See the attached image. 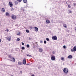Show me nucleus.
I'll return each instance as SVG.
<instances>
[{
	"instance_id": "nucleus-1",
	"label": "nucleus",
	"mask_w": 76,
	"mask_h": 76,
	"mask_svg": "<svg viewBox=\"0 0 76 76\" xmlns=\"http://www.w3.org/2000/svg\"><path fill=\"white\" fill-rule=\"evenodd\" d=\"M69 71V70L67 68H65L63 69V72L65 73H68V71Z\"/></svg>"
},
{
	"instance_id": "nucleus-2",
	"label": "nucleus",
	"mask_w": 76,
	"mask_h": 76,
	"mask_svg": "<svg viewBox=\"0 0 76 76\" xmlns=\"http://www.w3.org/2000/svg\"><path fill=\"white\" fill-rule=\"evenodd\" d=\"M52 38L53 40H57V37L56 36H53Z\"/></svg>"
},
{
	"instance_id": "nucleus-3",
	"label": "nucleus",
	"mask_w": 76,
	"mask_h": 76,
	"mask_svg": "<svg viewBox=\"0 0 76 76\" xmlns=\"http://www.w3.org/2000/svg\"><path fill=\"white\" fill-rule=\"evenodd\" d=\"M76 51V47L74 46L73 48V49H71V51L72 52H73L74 51V52H75Z\"/></svg>"
},
{
	"instance_id": "nucleus-4",
	"label": "nucleus",
	"mask_w": 76,
	"mask_h": 76,
	"mask_svg": "<svg viewBox=\"0 0 76 76\" xmlns=\"http://www.w3.org/2000/svg\"><path fill=\"white\" fill-rule=\"evenodd\" d=\"M11 18L12 19H13V20H15V19H16V17L15 15H13L11 16Z\"/></svg>"
},
{
	"instance_id": "nucleus-5",
	"label": "nucleus",
	"mask_w": 76,
	"mask_h": 76,
	"mask_svg": "<svg viewBox=\"0 0 76 76\" xmlns=\"http://www.w3.org/2000/svg\"><path fill=\"white\" fill-rule=\"evenodd\" d=\"M51 60H52V61H54L56 60V57L54 56H52L51 57Z\"/></svg>"
},
{
	"instance_id": "nucleus-6",
	"label": "nucleus",
	"mask_w": 76,
	"mask_h": 76,
	"mask_svg": "<svg viewBox=\"0 0 76 76\" xmlns=\"http://www.w3.org/2000/svg\"><path fill=\"white\" fill-rule=\"evenodd\" d=\"M9 4L10 7H13V4L12 3V2H10L9 3Z\"/></svg>"
},
{
	"instance_id": "nucleus-7",
	"label": "nucleus",
	"mask_w": 76,
	"mask_h": 76,
	"mask_svg": "<svg viewBox=\"0 0 76 76\" xmlns=\"http://www.w3.org/2000/svg\"><path fill=\"white\" fill-rule=\"evenodd\" d=\"M23 64H26V59L25 58H24L23 60Z\"/></svg>"
},
{
	"instance_id": "nucleus-8",
	"label": "nucleus",
	"mask_w": 76,
	"mask_h": 76,
	"mask_svg": "<svg viewBox=\"0 0 76 76\" xmlns=\"http://www.w3.org/2000/svg\"><path fill=\"white\" fill-rule=\"evenodd\" d=\"M34 29L35 28V31H36V32H37L38 31V28L37 27H35L34 28Z\"/></svg>"
},
{
	"instance_id": "nucleus-9",
	"label": "nucleus",
	"mask_w": 76,
	"mask_h": 76,
	"mask_svg": "<svg viewBox=\"0 0 76 76\" xmlns=\"http://www.w3.org/2000/svg\"><path fill=\"white\" fill-rule=\"evenodd\" d=\"M7 40H8L9 41H10L11 39V37H10L7 38Z\"/></svg>"
},
{
	"instance_id": "nucleus-10",
	"label": "nucleus",
	"mask_w": 76,
	"mask_h": 76,
	"mask_svg": "<svg viewBox=\"0 0 76 76\" xmlns=\"http://www.w3.org/2000/svg\"><path fill=\"white\" fill-rule=\"evenodd\" d=\"M68 58L71 59V58H73V56H72V55H69L68 56Z\"/></svg>"
},
{
	"instance_id": "nucleus-11",
	"label": "nucleus",
	"mask_w": 76,
	"mask_h": 76,
	"mask_svg": "<svg viewBox=\"0 0 76 76\" xmlns=\"http://www.w3.org/2000/svg\"><path fill=\"white\" fill-rule=\"evenodd\" d=\"M18 65H22L23 64V63L22 62H18Z\"/></svg>"
},
{
	"instance_id": "nucleus-12",
	"label": "nucleus",
	"mask_w": 76,
	"mask_h": 76,
	"mask_svg": "<svg viewBox=\"0 0 76 76\" xmlns=\"http://www.w3.org/2000/svg\"><path fill=\"white\" fill-rule=\"evenodd\" d=\"M1 10V11L3 13H4V12H5V10H4V9L2 8Z\"/></svg>"
},
{
	"instance_id": "nucleus-13",
	"label": "nucleus",
	"mask_w": 76,
	"mask_h": 76,
	"mask_svg": "<svg viewBox=\"0 0 76 76\" xmlns=\"http://www.w3.org/2000/svg\"><path fill=\"white\" fill-rule=\"evenodd\" d=\"M11 60H12L14 62H15V58H14L13 57H12L11 58Z\"/></svg>"
},
{
	"instance_id": "nucleus-14",
	"label": "nucleus",
	"mask_w": 76,
	"mask_h": 76,
	"mask_svg": "<svg viewBox=\"0 0 76 76\" xmlns=\"http://www.w3.org/2000/svg\"><path fill=\"white\" fill-rule=\"evenodd\" d=\"M39 52H42V49L40 48L39 49Z\"/></svg>"
},
{
	"instance_id": "nucleus-15",
	"label": "nucleus",
	"mask_w": 76,
	"mask_h": 76,
	"mask_svg": "<svg viewBox=\"0 0 76 76\" xmlns=\"http://www.w3.org/2000/svg\"><path fill=\"white\" fill-rule=\"evenodd\" d=\"M23 1L24 3H26L27 2V0H23Z\"/></svg>"
},
{
	"instance_id": "nucleus-16",
	"label": "nucleus",
	"mask_w": 76,
	"mask_h": 76,
	"mask_svg": "<svg viewBox=\"0 0 76 76\" xmlns=\"http://www.w3.org/2000/svg\"><path fill=\"white\" fill-rule=\"evenodd\" d=\"M46 23H50V20H47L46 21Z\"/></svg>"
},
{
	"instance_id": "nucleus-17",
	"label": "nucleus",
	"mask_w": 76,
	"mask_h": 76,
	"mask_svg": "<svg viewBox=\"0 0 76 76\" xmlns=\"http://www.w3.org/2000/svg\"><path fill=\"white\" fill-rule=\"evenodd\" d=\"M6 15L7 16H9V12H6Z\"/></svg>"
},
{
	"instance_id": "nucleus-18",
	"label": "nucleus",
	"mask_w": 76,
	"mask_h": 76,
	"mask_svg": "<svg viewBox=\"0 0 76 76\" xmlns=\"http://www.w3.org/2000/svg\"><path fill=\"white\" fill-rule=\"evenodd\" d=\"M26 32H27V33H29V30L28 29L26 30Z\"/></svg>"
},
{
	"instance_id": "nucleus-19",
	"label": "nucleus",
	"mask_w": 76,
	"mask_h": 76,
	"mask_svg": "<svg viewBox=\"0 0 76 76\" xmlns=\"http://www.w3.org/2000/svg\"><path fill=\"white\" fill-rule=\"evenodd\" d=\"M15 4H16V5H17V4H18V2L17 1H15Z\"/></svg>"
},
{
	"instance_id": "nucleus-20",
	"label": "nucleus",
	"mask_w": 76,
	"mask_h": 76,
	"mask_svg": "<svg viewBox=\"0 0 76 76\" xmlns=\"http://www.w3.org/2000/svg\"><path fill=\"white\" fill-rule=\"evenodd\" d=\"M46 39L48 41H50V39H49V38H46Z\"/></svg>"
},
{
	"instance_id": "nucleus-21",
	"label": "nucleus",
	"mask_w": 76,
	"mask_h": 76,
	"mask_svg": "<svg viewBox=\"0 0 76 76\" xmlns=\"http://www.w3.org/2000/svg\"><path fill=\"white\" fill-rule=\"evenodd\" d=\"M26 55H27V56H28V57H31V56L30 55L27 54Z\"/></svg>"
},
{
	"instance_id": "nucleus-22",
	"label": "nucleus",
	"mask_w": 76,
	"mask_h": 76,
	"mask_svg": "<svg viewBox=\"0 0 76 76\" xmlns=\"http://www.w3.org/2000/svg\"><path fill=\"white\" fill-rule=\"evenodd\" d=\"M17 41H20V39H19V38H18L17 39Z\"/></svg>"
},
{
	"instance_id": "nucleus-23",
	"label": "nucleus",
	"mask_w": 76,
	"mask_h": 76,
	"mask_svg": "<svg viewBox=\"0 0 76 76\" xmlns=\"http://www.w3.org/2000/svg\"><path fill=\"white\" fill-rule=\"evenodd\" d=\"M26 47L27 48H29V45L28 44L26 45Z\"/></svg>"
},
{
	"instance_id": "nucleus-24",
	"label": "nucleus",
	"mask_w": 76,
	"mask_h": 76,
	"mask_svg": "<svg viewBox=\"0 0 76 76\" xmlns=\"http://www.w3.org/2000/svg\"><path fill=\"white\" fill-rule=\"evenodd\" d=\"M21 48H22V49L23 50H25V47H22Z\"/></svg>"
},
{
	"instance_id": "nucleus-25",
	"label": "nucleus",
	"mask_w": 76,
	"mask_h": 76,
	"mask_svg": "<svg viewBox=\"0 0 76 76\" xmlns=\"http://www.w3.org/2000/svg\"><path fill=\"white\" fill-rule=\"evenodd\" d=\"M64 27H65V28H66V24H64Z\"/></svg>"
},
{
	"instance_id": "nucleus-26",
	"label": "nucleus",
	"mask_w": 76,
	"mask_h": 76,
	"mask_svg": "<svg viewBox=\"0 0 76 76\" xmlns=\"http://www.w3.org/2000/svg\"><path fill=\"white\" fill-rule=\"evenodd\" d=\"M61 60H64V58L62 57L61 58Z\"/></svg>"
},
{
	"instance_id": "nucleus-27",
	"label": "nucleus",
	"mask_w": 76,
	"mask_h": 76,
	"mask_svg": "<svg viewBox=\"0 0 76 76\" xmlns=\"http://www.w3.org/2000/svg\"><path fill=\"white\" fill-rule=\"evenodd\" d=\"M44 44H47V41H44Z\"/></svg>"
},
{
	"instance_id": "nucleus-28",
	"label": "nucleus",
	"mask_w": 76,
	"mask_h": 76,
	"mask_svg": "<svg viewBox=\"0 0 76 76\" xmlns=\"http://www.w3.org/2000/svg\"><path fill=\"white\" fill-rule=\"evenodd\" d=\"M20 34V32H19L18 34H17L18 35H19Z\"/></svg>"
},
{
	"instance_id": "nucleus-29",
	"label": "nucleus",
	"mask_w": 76,
	"mask_h": 76,
	"mask_svg": "<svg viewBox=\"0 0 76 76\" xmlns=\"http://www.w3.org/2000/svg\"><path fill=\"white\" fill-rule=\"evenodd\" d=\"M63 47L64 48V49H66V46L65 45H64L63 46Z\"/></svg>"
},
{
	"instance_id": "nucleus-30",
	"label": "nucleus",
	"mask_w": 76,
	"mask_h": 76,
	"mask_svg": "<svg viewBox=\"0 0 76 76\" xmlns=\"http://www.w3.org/2000/svg\"><path fill=\"white\" fill-rule=\"evenodd\" d=\"M18 1H19V2H20L22 1V0H17Z\"/></svg>"
},
{
	"instance_id": "nucleus-31",
	"label": "nucleus",
	"mask_w": 76,
	"mask_h": 76,
	"mask_svg": "<svg viewBox=\"0 0 76 76\" xmlns=\"http://www.w3.org/2000/svg\"><path fill=\"white\" fill-rule=\"evenodd\" d=\"M11 10L12 11H13V10H14V9H13V8H12Z\"/></svg>"
},
{
	"instance_id": "nucleus-32",
	"label": "nucleus",
	"mask_w": 76,
	"mask_h": 76,
	"mask_svg": "<svg viewBox=\"0 0 76 76\" xmlns=\"http://www.w3.org/2000/svg\"><path fill=\"white\" fill-rule=\"evenodd\" d=\"M21 10H23V11H24V10H24V9H23V8H22L21 9Z\"/></svg>"
},
{
	"instance_id": "nucleus-33",
	"label": "nucleus",
	"mask_w": 76,
	"mask_h": 76,
	"mask_svg": "<svg viewBox=\"0 0 76 76\" xmlns=\"http://www.w3.org/2000/svg\"><path fill=\"white\" fill-rule=\"evenodd\" d=\"M52 53L53 54H56V52H54V51H53V52Z\"/></svg>"
},
{
	"instance_id": "nucleus-34",
	"label": "nucleus",
	"mask_w": 76,
	"mask_h": 76,
	"mask_svg": "<svg viewBox=\"0 0 76 76\" xmlns=\"http://www.w3.org/2000/svg\"><path fill=\"white\" fill-rule=\"evenodd\" d=\"M21 44H22V45H24V43H23L22 42H21Z\"/></svg>"
},
{
	"instance_id": "nucleus-35",
	"label": "nucleus",
	"mask_w": 76,
	"mask_h": 76,
	"mask_svg": "<svg viewBox=\"0 0 76 76\" xmlns=\"http://www.w3.org/2000/svg\"><path fill=\"white\" fill-rule=\"evenodd\" d=\"M68 6V7H69V8H70V7H70V5H69Z\"/></svg>"
},
{
	"instance_id": "nucleus-36",
	"label": "nucleus",
	"mask_w": 76,
	"mask_h": 76,
	"mask_svg": "<svg viewBox=\"0 0 76 76\" xmlns=\"http://www.w3.org/2000/svg\"><path fill=\"white\" fill-rule=\"evenodd\" d=\"M40 43H42V42H42V41H40Z\"/></svg>"
},
{
	"instance_id": "nucleus-37",
	"label": "nucleus",
	"mask_w": 76,
	"mask_h": 76,
	"mask_svg": "<svg viewBox=\"0 0 76 76\" xmlns=\"http://www.w3.org/2000/svg\"><path fill=\"white\" fill-rule=\"evenodd\" d=\"M7 32H9V29H7Z\"/></svg>"
},
{
	"instance_id": "nucleus-38",
	"label": "nucleus",
	"mask_w": 76,
	"mask_h": 76,
	"mask_svg": "<svg viewBox=\"0 0 76 76\" xmlns=\"http://www.w3.org/2000/svg\"><path fill=\"white\" fill-rule=\"evenodd\" d=\"M69 13H72V11H70L69 12Z\"/></svg>"
},
{
	"instance_id": "nucleus-39",
	"label": "nucleus",
	"mask_w": 76,
	"mask_h": 76,
	"mask_svg": "<svg viewBox=\"0 0 76 76\" xmlns=\"http://www.w3.org/2000/svg\"><path fill=\"white\" fill-rule=\"evenodd\" d=\"M7 60H10V61H12V60H10V59H7Z\"/></svg>"
},
{
	"instance_id": "nucleus-40",
	"label": "nucleus",
	"mask_w": 76,
	"mask_h": 76,
	"mask_svg": "<svg viewBox=\"0 0 76 76\" xmlns=\"http://www.w3.org/2000/svg\"><path fill=\"white\" fill-rule=\"evenodd\" d=\"M1 39H0V42H1Z\"/></svg>"
},
{
	"instance_id": "nucleus-41",
	"label": "nucleus",
	"mask_w": 76,
	"mask_h": 76,
	"mask_svg": "<svg viewBox=\"0 0 76 76\" xmlns=\"http://www.w3.org/2000/svg\"><path fill=\"white\" fill-rule=\"evenodd\" d=\"M74 6H76V4H74Z\"/></svg>"
},
{
	"instance_id": "nucleus-42",
	"label": "nucleus",
	"mask_w": 76,
	"mask_h": 76,
	"mask_svg": "<svg viewBox=\"0 0 76 76\" xmlns=\"http://www.w3.org/2000/svg\"><path fill=\"white\" fill-rule=\"evenodd\" d=\"M72 36H73V37H76V36H75V35H72Z\"/></svg>"
},
{
	"instance_id": "nucleus-43",
	"label": "nucleus",
	"mask_w": 76,
	"mask_h": 76,
	"mask_svg": "<svg viewBox=\"0 0 76 76\" xmlns=\"http://www.w3.org/2000/svg\"><path fill=\"white\" fill-rule=\"evenodd\" d=\"M26 65L27 66H28V65H29V64H26Z\"/></svg>"
},
{
	"instance_id": "nucleus-44",
	"label": "nucleus",
	"mask_w": 76,
	"mask_h": 76,
	"mask_svg": "<svg viewBox=\"0 0 76 76\" xmlns=\"http://www.w3.org/2000/svg\"><path fill=\"white\" fill-rule=\"evenodd\" d=\"M20 73H22V71H20Z\"/></svg>"
},
{
	"instance_id": "nucleus-45",
	"label": "nucleus",
	"mask_w": 76,
	"mask_h": 76,
	"mask_svg": "<svg viewBox=\"0 0 76 76\" xmlns=\"http://www.w3.org/2000/svg\"><path fill=\"white\" fill-rule=\"evenodd\" d=\"M38 69H40V68L39 67H38Z\"/></svg>"
},
{
	"instance_id": "nucleus-46",
	"label": "nucleus",
	"mask_w": 76,
	"mask_h": 76,
	"mask_svg": "<svg viewBox=\"0 0 76 76\" xmlns=\"http://www.w3.org/2000/svg\"><path fill=\"white\" fill-rule=\"evenodd\" d=\"M32 76H34V75H32Z\"/></svg>"
},
{
	"instance_id": "nucleus-47",
	"label": "nucleus",
	"mask_w": 76,
	"mask_h": 76,
	"mask_svg": "<svg viewBox=\"0 0 76 76\" xmlns=\"http://www.w3.org/2000/svg\"><path fill=\"white\" fill-rule=\"evenodd\" d=\"M29 39H31V38H30L29 39Z\"/></svg>"
},
{
	"instance_id": "nucleus-48",
	"label": "nucleus",
	"mask_w": 76,
	"mask_h": 76,
	"mask_svg": "<svg viewBox=\"0 0 76 76\" xmlns=\"http://www.w3.org/2000/svg\"><path fill=\"white\" fill-rule=\"evenodd\" d=\"M52 23H53V20L52 21Z\"/></svg>"
},
{
	"instance_id": "nucleus-49",
	"label": "nucleus",
	"mask_w": 76,
	"mask_h": 76,
	"mask_svg": "<svg viewBox=\"0 0 76 76\" xmlns=\"http://www.w3.org/2000/svg\"><path fill=\"white\" fill-rule=\"evenodd\" d=\"M32 27H31V29H32Z\"/></svg>"
},
{
	"instance_id": "nucleus-50",
	"label": "nucleus",
	"mask_w": 76,
	"mask_h": 76,
	"mask_svg": "<svg viewBox=\"0 0 76 76\" xmlns=\"http://www.w3.org/2000/svg\"><path fill=\"white\" fill-rule=\"evenodd\" d=\"M66 4H67V2H66Z\"/></svg>"
},
{
	"instance_id": "nucleus-51",
	"label": "nucleus",
	"mask_w": 76,
	"mask_h": 76,
	"mask_svg": "<svg viewBox=\"0 0 76 76\" xmlns=\"http://www.w3.org/2000/svg\"><path fill=\"white\" fill-rule=\"evenodd\" d=\"M68 32H69V31H68Z\"/></svg>"
},
{
	"instance_id": "nucleus-52",
	"label": "nucleus",
	"mask_w": 76,
	"mask_h": 76,
	"mask_svg": "<svg viewBox=\"0 0 76 76\" xmlns=\"http://www.w3.org/2000/svg\"><path fill=\"white\" fill-rule=\"evenodd\" d=\"M9 57H10V56H9Z\"/></svg>"
},
{
	"instance_id": "nucleus-53",
	"label": "nucleus",
	"mask_w": 76,
	"mask_h": 76,
	"mask_svg": "<svg viewBox=\"0 0 76 76\" xmlns=\"http://www.w3.org/2000/svg\"><path fill=\"white\" fill-rule=\"evenodd\" d=\"M75 30L76 31V28L75 29Z\"/></svg>"
},
{
	"instance_id": "nucleus-54",
	"label": "nucleus",
	"mask_w": 76,
	"mask_h": 76,
	"mask_svg": "<svg viewBox=\"0 0 76 76\" xmlns=\"http://www.w3.org/2000/svg\"><path fill=\"white\" fill-rule=\"evenodd\" d=\"M8 66H10V65H8Z\"/></svg>"
}]
</instances>
